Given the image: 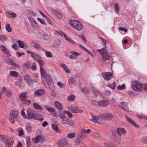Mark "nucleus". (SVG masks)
Masks as SVG:
<instances>
[{
	"label": "nucleus",
	"instance_id": "nucleus-4",
	"mask_svg": "<svg viewBox=\"0 0 147 147\" xmlns=\"http://www.w3.org/2000/svg\"><path fill=\"white\" fill-rule=\"evenodd\" d=\"M18 115V112L16 110H11L10 113L9 120L10 122L13 124L15 122V120Z\"/></svg>",
	"mask_w": 147,
	"mask_h": 147
},
{
	"label": "nucleus",
	"instance_id": "nucleus-5",
	"mask_svg": "<svg viewBox=\"0 0 147 147\" xmlns=\"http://www.w3.org/2000/svg\"><path fill=\"white\" fill-rule=\"evenodd\" d=\"M141 84L138 82L134 81L132 82L131 87L135 91L140 92H141Z\"/></svg>",
	"mask_w": 147,
	"mask_h": 147
},
{
	"label": "nucleus",
	"instance_id": "nucleus-49",
	"mask_svg": "<svg viewBox=\"0 0 147 147\" xmlns=\"http://www.w3.org/2000/svg\"><path fill=\"white\" fill-rule=\"evenodd\" d=\"M63 113H64L67 115L68 117L69 118H71L73 117V115L69 111H64Z\"/></svg>",
	"mask_w": 147,
	"mask_h": 147
},
{
	"label": "nucleus",
	"instance_id": "nucleus-19",
	"mask_svg": "<svg viewBox=\"0 0 147 147\" xmlns=\"http://www.w3.org/2000/svg\"><path fill=\"white\" fill-rule=\"evenodd\" d=\"M54 104L55 107L57 109L61 111L63 109V106L60 102L56 101L54 102Z\"/></svg>",
	"mask_w": 147,
	"mask_h": 147
},
{
	"label": "nucleus",
	"instance_id": "nucleus-32",
	"mask_svg": "<svg viewBox=\"0 0 147 147\" xmlns=\"http://www.w3.org/2000/svg\"><path fill=\"white\" fill-rule=\"evenodd\" d=\"M61 44L60 41L58 39L55 40L54 42V46L56 48L59 47Z\"/></svg>",
	"mask_w": 147,
	"mask_h": 147
},
{
	"label": "nucleus",
	"instance_id": "nucleus-21",
	"mask_svg": "<svg viewBox=\"0 0 147 147\" xmlns=\"http://www.w3.org/2000/svg\"><path fill=\"white\" fill-rule=\"evenodd\" d=\"M98 106L102 107H106L108 105V102L107 100H102L98 101Z\"/></svg>",
	"mask_w": 147,
	"mask_h": 147
},
{
	"label": "nucleus",
	"instance_id": "nucleus-18",
	"mask_svg": "<svg viewBox=\"0 0 147 147\" xmlns=\"http://www.w3.org/2000/svg\"><path fill=\"white\" fill-rule=\"evenodd\" d=\"M24 78L25 81L28 85H31L32 83L33 80L29 75H26L24 76Z\"/></svg>",
	"mask_w": 147,
	"mask_h": 147
},
{
	"label": "nucleus",
	"instance_id": "nucleus-48",
	"mask_svg": "<svg viewBox=\"0 0 147 147\" xmlns=\"http://www.w3.org/2000/svg\"><path fill=\"white\" fill-rule=\"evenodd\" d=\"M107 86L113 89H115V82H114L112 84H108Z\"/></svg>",
	"mask_w": 147,
	"mask_h": 147
},
{
	"label": "nucleus",
	"instance_id": "nucleus-43",
	"mask_svg": "<svg viewBox=\"0 0 147 147\" xmlns=\"http://www.w3.org/2000/svg\"><path fill=\"white\" fill-rule=\"evenodd\" d=\"M9 74L11 76L16 77L18 75V73L16 71H10Z\"/></svg>",
	"mask_w": 147,
	"mask_h": 147
},
{
	"label": "nucleus",
	"instance_id": "nucleus-38",
	"mask_svg": "<svg viewBox=\"0 0 147 147\" xmlns=\"http://www.w3.org/2000/svg\"><path fill=\"white\" fill-rule=\"evenodd\" d=\"M25 129L27 132H30L32 130V127L30 125H27L26 126Z\"/></svg>",
	"mask_w": 147,
	"mask_h": 147
},
{
	"label": "nucleus",
	"instance_id": "nucleus-2",
	"mask_svg": "<svg viewBox=\"0 0 147 147\" xmlns=\"http://www.w3.org/2000/svg\"><path fill=\"white\" fill-rule=\"evenodd\" d=\"M69 23L71 26L78 31L81 30L83 28L81 23L77 20H71L69 21Z\"/></svg>",
	"mask_w": 147,
	"mask_h": 147
},
{
	"label": "nucleus",
	"instance_id": "nucleus-60",
	"mask_svg": "<svg viewBox=\"0 0 147 147\" xmlns=\"http://www.w3.org/2000/svg\"><path fill=\"white\" fill-rule=\"evenodd\" d=\"M82 131V132L84 134H88L91 132V130L89 129H88L87 130H86L85 129H83Z\"/></svg>",
	"mask_w": 147,
	"mask_h": 147
},
{
	"label": "nucleus",
	"instance_id": "nucleus-24",
	"mask_svg": "<svg viewBox=\"0 0 147 147\" xmlns=\"http://www.w3.org/2000/svg\"><path fill=\"white\" fill-rule=\"evenodd\" d=\"M34 45H33V47L38 50L43 51H45V50L40 46L37 43L34 42Z\"/></svg>",
	"mask_w": 147,
	"mask_h": 147
},
{
	"label": "nucleus",
	"instance_id": "nucleus-37",
	"mask_svg": "<svg viewBox=\"0 0 147 147\" xmlns=\"http://www.w3.org/2000/svg\"><path fill=\"white\" fill-rule=\"evenodd\" d=\"M49 89H50V91L53 92L54 90V84L52 82L49 83V85H48Z\"/></svg>",
	"mask_w": 147,
	"mask_h": 147
},
{
	"label": "nucleus",
	"instance_id": "nucleus-12",
	"mask_svg": "<svg viewBox=\"0 0 147 147\" xmlns=\"http://www.w3.org/2000/svg\"><path fill=\"white\" fill-rule=\"evenodd\" d=\"M44 140V138L40 135L37 136L35 138L32 139V142L35 143H38L40 142L43 141Z\"/></svg>",
	"mask_w": 147,
	"mask_h": 147
},
{
	"label": "nucleus",
	"instance_id": "nucleus-39",
	"mask_svg": "<svg viewBox=\"0 0 147 147\" xmlns=\"http://www.w3.org/2000/svg\"><path fill=\"white\" fill-rule=\"evenodd\" d=\"M53 128L56 131H58L59 133L61 132V131H59V128H58L57 125L56 124H53L52 125Z\"/></svg>",
	"mask_w": 147,
	"mask_h": 147
},
{
	"label": "nucleus",
	"instance_id": "nucleus-1",
	"mask_svg": "<svg viewBox=\"0 0 147 147\" xmlns=\"http://www.w3.org/2000/svg\"><path fill=\"white\" fill-rule=\"evenodd\" d=\"M99 38L102 40V44H104L105 45V47L101 49H97V51L100 53L102 58L103 61H105L106 60L109 59L110 58L109 56L107 54L105 50L107 42L104 38L100 37Z\"/></svg>",
	"mask_w": 147,
	"mask_h": 147
},
{
	"label": "nucleus",
	"instance_id": "nucleus-61",
	"mask_svg": "<svg viewBox=\"0 0 147 147\" xmlns=\"http://www.w3.org/2000/svg\"><path fill=\"white\" fill-rule=\"evenodd\" d=\"M142 142L144 144L147 143V137H144L142 139Z\"/></svg>",
	"mask_w": 147,
	"mask_h": 147
},
{
	"label": "nucleus",
	"instance_id": "nucleus-35",
	"mask_svg": "<svg viewBox=\"0 0 147 147\" xmlns=\"http://www.w3.org/2000/svg\"><path fill=\"white\" fill-rule=\"evenodd\" d=\"M104 145L105 147H115L113 143V144H112L108 142H106L104 143Z\"/></svg>",
	"mask_w": 147,
	"mask_h": 147
},
{
	"label": "nucleus",
	"instance_id": "nucleus-13",
	"mask_svg": "<svg viewBox=\"0 0 147 147\" xmlns=\"http://www.w3.org/2000/svg\"><path fill=\"white\" fill-rule=\"evenodd\" d=\"M68 143L66 140L61 139L59 140L57 142V145L59 147H63Z\"/></svg>",
	"mask_w": 147,
	"mask_h": 147
},
{
	"label": "nucleus",
	"instance_id": "nucleus-59",
	"mask_svg": "<svg viewBox=\"0 0 147 147\" xmlns=\"http://www.w3.org/2000/svg\"><path fill=\"white\" fill-rule=\"evenodd\" d=\"M141 87V91H142L143 88L144 89V90H147V84H142Z\"/></svg>",
	"mask_w": 147,
	"mask_h": 147
},
{
	"label": "nucleus",
	"instance_id": "nucleus-45",
	"mask_svg": "<svg viewBox=\"0 0 147 147\" xmlns=\"http://www.w3.org/2000/svg\"><path fill=\"white\" fill-rule=\"evenodd\" d=\"M5 28L6 30L9 32H11L12 30V28L10 25L8 24H7Z\"/></svg>",
	"mask_w": 147,
	"mask_h": 147
},
{
	"label": "nucleus",
	"instance_id": "nucleus-25",
	"mask_svg": "<svg viewBox=\"0 0 147 147\" xmlns=\"http://www.w3.org/2000/svg\"><path fill=\"white\" fill-rule=\"evenodd\" d=\"M6 13L7 14V16L9 18L12 17L14 18L16 16V15L15 13L11 11H8L6 12Z\"/></svg>",
	"mask_w": 147,
	"mask_h": 147
},
{
	"label": "nucleus",
	"instance_id": "nucleus-41",
	"mask_svg": "<svg viewBox=\"0 0 147 147\" xmlns=\"http://www.w3.org/2000/svg\"><path fill=\"white\" fill-rule=\"evenodd\" d=\"M40 71L41 76L42 77H44L47 74H46L45 72L42 67L40 68Z\"/></svg>",
	"mask_w": 147,
	"mask_h": 147
},
{
	"label": "nucleus",
	"instance_id": "nucleus-22",
	"mask_svg": "<svg viewBox=\"0 0 147 147\" xmlns=\"http://www.w3.org/2000/svg\"><path fill=\"white\" fill-rule=\"evenodd\" d=\"M44 93L45 91L43 89H39L35 92L34 94L36 96H39L44 94Z\"/></svg>",
	"mask_w": 147,
	"mask_h": 147
},
{
	"label": "nucleus",
	"instance_id": "nucleus-56",
	"mask_svg": "<svg viewBox=\"0 0 147 147\" xmlns=\"http://www.w3.org/2000/svg\"><path fill=\"white\" fill-rule=\"evenodd\" d=\"M24 108L22 109L21 111V114L24 118L26 119L27 118V116L24 112Z\"/></svg>",
	"mask_w": 147,
	"mask_h": 147
},
{
	"label": "nucleus",
	"instance_id": "nucleus-42",
	"mask_svg": "<svg viewBox=\"0 0 147 147\" xmlns=\"http://www.w3.org/2000/svg\"><path fill=\"white\" fill-rule=\"evenodd\" d=\"M76 136V134L74 132H72L68 134L67 135V137L69 138H74Z\"/></svg>",
	"mask_w": 147,
	"mask_h": 147
},
{
	"label": "nucleus",
	"instance_id": "nucleus-33",
	"mask_svg": "<svg viewBox=\"0 0 147 147\" xmlns=\"http://www.w3.org/2000/svg\"><path fill=\"white\" fill-rule=\"evenodd\" d=\"M8 137L5 135H3L0 134V140L3 142H5Z\"/></svg>",
	"mask_w": 147,
	"mask_h": 147
},
{
	"label": "nucleus",
	"instance_id": "nucleus-50",
	"mask_svg": "<svg viewBox=\"0 0 147 147\" xmlns=\"http://www.w3.org/2000/svg\"><path fill=\"white\" fill-rule=\"evenodd\" d=\"M81 91L84 94H88L89 92L88 89L86 88H82L81 89Z\"/></svg>",
	"mask_w": 147,
	"mask_h": 147
},
{
	"label": "nucleus",
	"instance_id": "nucleus-47",
	"mask_svg": "<svg viewBox=\"0 0 147 147\" xmlns=\"http://www.w3.org/2000/svg\"><path fill=\"white\" fill-rule=\"evenodd\" d=\"M37 62L39 64L40 68L42 67V66L44 64V63L43 62L42 60V59H38L37 60Z\"/></svg>",
	"mask_w": 147,
	"mask_h": 147
},
{
	"label": "nucleus",
	"instance_id": "nucleus-15",
	"mask_svg": "<svg viewBox=\"0 0 147 147\" xmlns=\"http://www.w3.org/2000/svg\"><path fill=\"white\" fill-rule=\"evenodd\" d=\"M0 49L2 53L4 54H6L8 56H11V54L9 51L3 45H2L0 46Z\"/></svg>",
	"mask_w": 147,
	"mask_h": 147
},
{
	"label": "nucleus",
	"instance_id": "nucleus-62",
	"mask_svg": "<svg viewBox=\"0 0 147 147\" xmlns=\"http://www.w3.org/2000/svg\"><path fill=\"white\" fill-rule=\"evenodd\" d=\"M104 94L107 96L110 95L111 94V92L108 90H105L104 92Z\"/></svg>",
	"mask_w": 147,
	"mask_h": 147
},
{
	"label": "nucleus",
	"instance_id": "nucleus-55",
	"mask_svg": "<svg viewBox=\"0 0 147 147\" xmlns=\"http://www.w3.org/2000/svg\"><path fill=\"white\" fill-rule=\"evenodd\" d=\"M6 95L8 97H10L11 96V93L9 89H7L6 90Z\"/></svg>",
	"mask_w": 147,
	"mask_h": 147
},
{
	"label": "nucleus",
	"instance_id": "nucleus-34",
	"mask_svg": "<svg viewBox=\"0 0 147 147\" xmlns=\"http://www.w3.org/2000/svg\"><path fill=\"white\" fill-rule=\"evenodd\" d=\"M61 66L63 68L65 71L67 73H70V71L68 69L66 66L63 63L61 64Z\"/></svg>",
	"mask_w": 147,
	"mask_h": 147
},
{
	"label": "nucleus",
	"instance_id": "nucleus-64",
	"mask_svg": "<svg viewBox=\"0 0 147 147\" xmlns=\"http://www.w3.org/2000/svg\"><path fill=\"white\" fill-rule=\"evenodd\" d=\"M16 55L18 57H20L22 55H24V53H20L19 52H17L16 53Z\"/></svg>",
	"mask_w": 147,
	"mask_h": 147
},
{
	"label": "nucleus",
	"instance_id": "nucleus-14",
	"mask_svg": "<svg viewBox=\"0 0 147 147\" xmlns=\"http://www.w3.org/2000/svg\"><path fill=\"white\" fill-rule=\"evenodd\" d=\"M119 107L125 111H128L129 108L127 107V103L124 102H121L119 103Z\"/></svg>",
	"mask_w": 147,
	"mask_h": 147
},
{
	"label": "nucleus",
	"instance_id": "nucleus-54",
	"mask_svg": "<svg viewBox=\"0 0 147 147\" xmlns=\"http://www.w3.org/2000/svg\"><path fill=\"white\" fill-rule=\"evenodd\" d=\"M92 104L94 106L98 107L99 105L98 102H97L96 100H93L92 102Z\"/></svg>",
	"mask_w": 147,
	"mask_h": 147
},
{
	"label": "nucleus",
	"instance_id": "nucleus-27",
	"mask_svg": "<svg viewBox=\"0 0 147 147\" xmlns=\"http://www.w3.org/2000/svg\"><path fill=\"white\" fill-rule=\"evenodd\" d=\"M117 134L121 136V134H125L126 132L125 129L123 128H118L116 130Z\"/></svg>",
	"mask_w": 147,
	"mask_h": 147
},
{
	"label": "nucleus",
	"instance_id": "nucleus-17",
	"mask_svg": "<svg viewBox=\"0 0 147 147\" xmlns=\"http://www.w3.org/2000/svg\"><path fill=\"white\" fill-rule=\"evenodd\" d=\"M13 142L14 141L12 138H7V139L5 141V146H12Z\"/></svg>",
	"mask_w": 147,
	"mask_h": 147
},
{
	"label": "nucleus",
	"instance_id": "nucleus-26",
	"mask_svg": "<svg viewBox=\"0 0 147 147\" xmlns=\"http://www.w3.org/2000/svg\"><path fill=\"white\" fill-rule=\"evenodd\" d=\"M91 88L93 94L95 96H97L101 95L98 90L94 87L92 86Z\"/></svg>",
	"mask_w": 147,
	"mask_h": 147
},
{
	"label": "nucleus",
	"instance_id": "nucleus-57",
	"mask_svg": "<svg viewBox=\"0 0 147 147\" xmlns=\"http://www.w3.org/2000/svg\"><path fill=\"white\" fill-rule=\"evenodd\" d=\"M6 40L5 36L3 35H0V40L3 42Z\"/></svg>",
	"mask_w": 147,
	"mask_h": 147
},
{
	"label": "nucleus",
	"instance_id": "nucleus-58",
	"mask_svg": "<svg viewBox=\"0 0 147 147\" xmlns=\"http://www.w3.org/2000/svg\"><path fill=\"white\" fill-rule=\"evenodd\" d=\"M23 101H24V104L27 105H30L31 103V102L30 100H28L25 99Z\"/></svg>",
	"mask_w": 147,
	"mask_h": 147
},
{
	"label": "nucleus",
	"instance_id": "nucleus-6",
	"mask_svg": "<svg viewBox=\"0 0 147 147\" xmlns=\"http://www.w3.org/2000/svg\"><path fill=\"white\" fill-rule=\"evenodd\" d=\"M68 109L73 113H82L83 110L79 109L78 107L74 106H70L68 107Z\"/></svg>",
	"mask_w": 147,
	"mask_h": 147
},
{
	"label": "nucleus",
	"instance_id": "nucleus-51",
	"mask_svg": "<svg viewBox=\"0 0 147 147\" xmlns=\"http://www.w3.org/2000/svg\"><path fill=\"white\" fill-rule=\"evenodd\" d=\"M75 82L74 78L73 77H71L69 80V84L72 85Z\"/></svg>",
	"mask_w": 147,
	"mask_h": 147
},
{
	"label": "nucleus",
	"instance_id": "nucleus-10",
	"mask_svg": "<svg viewBox=\"0 0 147 147\" xmlns=\"http://www.w3.org/2000/svg\"><path fill=\"white\" fill-rule=\"evenodd\" d=\"M102 75L105 80L107 81L110 80L113 77V74L109 72L102 73Z\"/></svg>",
	"mask_w": 147,
	"mask_h": 147
},
{
	"label": "nucleus",
	"instance_id": "nucleus-7",
	"mask_svg": "<svg viewBox=\"0 0 147 147\" xmlns=\"http://www.w3.org/2000/svg\"><path fill=\"white\" fill-rule=\"evenodd\" d=\"M102 118L103 119V120H111L113 117V115L111 113H105L101 114Z\"/></svg>",
	"mask_w": 147,
	"mask_h": 147
},
{
	"label": "nucleus",
	"instance_id": "nucleus-20",
	"mask_svg": "<svg viewBox=\"0 0 147 147\" xmlns=\"http://www.w3.org/2000/svg\"><path fill=\"white\" fill-rule=\"evenodd\" d=\"M125 117L128 121L133 125L136 128H139L138 125H137L133 120L127 115H125Z\"/></svg>",
	"mask_w": 147,
	"mask_h": 147
},
{
	"label": "nucleus",
	"instance_id": "nucleus-29",
	"mask_svg": "<svg viewBox=\"0 0 147 147\" xmlns=\"http://www.w3.org/2000/svg\"><path fill=\"white\" fill-rule=\"evenodd\" d=\"M27 92H24L22 93L20 96V97L21 100L23 101L26 99L27 98Z\"/></svg>",
	"mask_w": 147,
	"mask_h": 147
},
{
	"label": "nucleus",
	"instance_id": "nucleus-3",
	"mask_svg": "<svg viewBox=\"0 0 147 147\" xmlns=\"http://www.w3.org/2000/svg\"><path fill=\"white\" fill-rule=\"evenodd\" d=\"M121 136L116 133V132L113 133L111 137V141L114 144V145L117 147L120 143Z\"/></svg>",
	"mask_w": 147,
	"mask_h": 147
},
{
	"label": "nucleus",
	"instance_id": "nucleus-44",
	"mask_svg": "<svg viewBox=\"0 0 147 147\" xmlns=\"http://www.w3.org/2000/svg\"><path fill=\"white\" fill-rule=\"evenodd\" d=\"M31 57L34 59L36 60L38 57V55L36 53L32 52L31 55Z\"/></svg>",
	"mask_w": 147,
	"mask_h": 147
},
{
	"label": "nucleus",
	"instance_id": "nucleus-36",
	"mask_svg": "<svg viewBox=\"0 0 147 147\" xmlns=\"http://www.w3.org/2000/svg\"><path fill=\"white\" fill-rule=\"evenodd\" d=\"M75 98V96L73 95L68 96L67 99L68 101L72 102L74 101Z\"/></svg>",
	"mask_w": 147,
	"mask_h": 147
},
{
	"label": "nucleus",
	"instance_id": "nucleus-16",
	"mask_svg": "<svg viewBox=\"0 0 147 147\" xmlns=\"http://www.w3.org/2000/svg\"><path fill=\"white\" fill-rule=\"evenodd\" d=\"M40 38L46 40H49L51 39V37L48 35L45 34L40 33L39 34Z\"/></svg>",
	"mask_w": 147,
	"mask_h": 147
},
{
	"label": "nucleus",
	"instance_id": "nucleus-8",
	"mask_svg": "<svg viewBox=\"0 0 147 147\" xmlns=\"http://www.w3.org/2000/svg\"><path fill=\"white\" fill-rule=\"evenodd\" d=\"M61 123L63 124H66L71 126L75 125L76 124L75 122L74 121L70 120L68 118L65 119L63 120L61 122Z\"/></svg>",
	"mask_w": 147,
	"mask_h": 147
},
{
	"label": "nucleus",
	"instance_id": "nucleus-40",
	"mask_svg": "<svg viewBox=\"0 0 147 147\" xmlns=\"http://www.w3.org/2000/svg\"><path fill=\"white\" fill-rule=\"evenodd\" d=\"M45 54L48 58H51L53 55L52 53L50 51H46L45 52Z\"/></svg>",
	"mask_w": 147,
	"mask_h": 147
},
{
	"label": "nucleus",
	"instance_id": "nucleus-31",
	"mask_svg": "<svg viewBox=\"0 0 147 147\" xmlns=\"http://www.w3.org/2000/svg\"><path fill=\"white\" fill-rule=\"evenodd\" d=\"M33 106L36 109L39 110H42V108L37 103H33Z\"/></svg>",
	"mask_w": 147,
	"mask_h": 147
},
{
	"label": "nucleus",
	"instance_id": "nucleus-52",
	"mask_svg": "<svg viewBox=\"0 0 147 147\" xmlns=\"http://www.w3.org/2000/svg\"><path fill=\"white\" fill-rule=\"evenodd\" d=\"M8 64L11 65H13L14 66L17 67H20V66L14 63L13 62L11 61V60H10Z\"/></svg>",
	"mask_w": 147,
	"mask_h": 147
},
{
	"label": "nucleus",
	"instance_id": "nucleus-28",
	"mask_svg": "<svg viewBox=\"0 0 147 147\" xmlns=\"http://www.w3.org/2000/svg\"><path fill=\"white\" fill-rule=\"evenodd\" d=\"M17 42L19 47L21 48H24L25 46L27 45L26 43L24 41L18 40L17 41Z\"/></svg>",
	"mask_w": 147,
	"mask_h": 147
},
{
	"label": "nucleus",
	"instance_id": "nucleus-30",
	"mask_svg": "<svg viewBox=\"0 0 147 147\" xmlns=\"http://www.w3.org/2000/svg\"><path fill=\"white\" fill-rule=\"evenodd\" d=\"M44 108L49 112H53L55 111V109L54 108L49 107L47 105L44 106Z\"/></svg>",
	"mask_w": 147,
	"mask_h": 147
},
{
	"label": "nucleus",
	"instance_id": "nucleus-53",
	"mask_svg": "<svg viewBox=\"0 0 147 147\" xmlns=\"http://www.w3.org/2000/svg\"><path fill=\"white\" fill-rule=\"evenodd\" d=\"M125 86L124 84L121 85H119L117 87V89L119 90H121L122 89H125Z\"/></svg>",
	"mask_w": 147,
	"mask_h": 147
},
{
	"label": "nucleus",
	"instance_id": "nucleus-63",
	"mask_svg": "<svg viewBox=\"0 0 147 147\" xmlns=\"http://www.w3.org/2000/svg\"><path fill=\"white\" fill-rule=\"evenodd\" d=\"M36 63L34 62L32 64L31 68L33 70H35L36 69Z\"/></svg>",
	"mask_w": 147,
	"mask_h": 147
},
{
	"label": "nucleus",
	"instance_id": "nucleus-23",
	"mask_svg": "<svg viewBox=\"0 0 147 147\" xmlns=\"http://www.w3.org/2000/svg\"><path fill=\"white\" fill-rule=\"evenodd\" d=\"M44 77L48 85H49V83H51L53 82L52 78L50 76L46 75Z\"/></svg>",
	"mask_w": 147,
	"mask_h": 147
},
{
	"label": "nucleus",
	"instance_id": "nucleus-9",
	"mask_svg": "<svg viewBox=\"0 0 147 147\" xmlns=\"http://www.w3.org/2000/svg\"><path fill=\"white\" fill-rule=\"evenodd\" d=\"M27 113L28 119H35L37 116V115L34 113L30 109H27Z\"/></svg>",
	"mask_w": 147,
	"mask_h": 147
},
{
	"label": "nucleus",
	"instance_id": "nucleus-11",
	"mask_svg": "<svg viewBox=\"0 0 147 147\" xmlns=\"http://www.w3.org/2000/svg\"><path fill=\"white\" fill-rule=\"evenodd\" d=\"M92 119H91V120L95 123H98V120L103 121V119L102 118L101 114L98 115H94L93 114H91Z\"/></svg>",
	"mask_w": 147,
	"mask_h": 147
},
{
	"label": "nucleus",
	"instance_id": "nucleus-46",
	"mask_svg": "<svg viewBox=\"0 0 147 147\" xmlns=\"http://www.w3.org/2000/svg\"><path fill=\"white\" fill-rule=\"evenodd\" d=\"M17 129L18 131H19V136H21L23 135L24 131L22 128H18Z\"/></svg>",
	"mask_w": 147,
	"mask_h": 147
}]
</instances>
